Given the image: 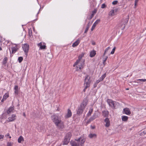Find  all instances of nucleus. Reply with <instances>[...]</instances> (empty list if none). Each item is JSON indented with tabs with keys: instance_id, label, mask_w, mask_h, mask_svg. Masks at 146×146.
I'll use <instances>...</instances> for the list:
<instances>
[{
	"instance_id": "obj_1",
	"label": "nucleus",
	"mask_w": 146,
	"mask_h": 146,
	"mask_svg": "<svg viewBox=\"0 0 146 146\" xmlns=\"http://www.w3.org/2000/svg\"><path fill=\"white\" fill-rule=\"evenodd\" d=\"M61 117L58 114H55L52 116L51 119L57 126L62 127L63 125V122L61 120Z\"/></svg>"
},
{
	"instance_id": "obj_2",
	"label": "nucleus",
	"mask_w": 146,
	"mask_h": 146,
	"mask_svg": "<svg viewBox=\"0 0 146 146\" xmlns=\"http://www.w3.org/2000/svg\"><path fill=\"white\" fill-rule=\"evenodd\" d=\"M84 61V60H77L73 66L74 67H76V71H80L83 68Z\"/></svg>"
},
{
	"instance_id": "obj_3",
	"label": "nucleus",
	"mask_w": 146,
	"mask_h": 146,
	"mask_svg": "<svg viewBox=\"0 0 146 146\" xmlns=\"http://www.w3.org/2000/svg\"><path fill=\"white\" fill-rule=\"evenodd\" d=\"M91 81V78L90 76L86 75L85 76L84 83V92H85L87 88L90 87Z\"/></svg>"
},
{
	"instance_id": "obj_4",
	"label": "nucleus",
	"mask_w": 146,
	"mask_h": 146,
	"mask_svg": "<svg viewBox=\"0 0 146 146\" xmlns=\"http://www.w3.org/2000/svg\"><path fill=\"white\" fill-rule=\"evenodd\" d=\"M88 102L87 100H83L78 108L77 111V114H80L82 113L87 104Z\"/></svg>"
},
{
	"instance_id": "obj_5",
	"label": "nucleus",
	"mask_w": 146,
	"mask_h": 146,
	"mask_svg": "<svg viewBox=\"0 0 146 146\" xmlns=\"http://www.w3.org/2000/svg\"><path fill=\"white\" fill-rule=\"evenodd\" d=\"M107 102L109 106L113 109L116 108L118 104V103L110 99L108 100Z\"/></svg>"
},
{
	"instance_id": "obj_6",
	"label": "nucleus",
	"mask_w": 146,
	"mask_h": 146,
	"mask_svg": "<svg viewBox=\"0 0 146 146\" xmlns=\"http://www.w3.org/2000/svg\"><path fill=\"white\" fill-rule=\"evenodd\" d=\"M75 140L78 143L80 146H84L86 141L85 139L83 136H81L80 137L75 139Z\"/></svg>"
},
{
	"instance_id": "obj_7",
	"label": "nucleus",
	"mask_w": 146,
	"mask_h": 146,
	"mask_svg": "<svg viewBox=\"0 0 146 146\" xmlns=\"http://www.w3.org/2000/svg\"><path fill=\"white\" fill-rule=\"evenodd\" d=\"M107 129L108 133L109 134H113L121 132V129L119 128H107Z\"/></svg>"
},
{
	"instance_id": "obj_8",
	"label": "nucleus",
	"mask_w": 146,
	"mask_h": 146,
	"mask_svg": "<svg viewBox=\"0 0 146 146\" xmlns=\"http://www.w3.org/2000/svg\"><path fill=\"white\" fill-rule=\"evenodd\" d=\"M128 20L127 19L122 20L121 23L120 28L122 29H124L126 25L128 22Z\"/></svg>"
},
{
	"instance_id": "obj_9",
	"label": "nucleus",
	"mask_w": 146,
	"mask_h": 146,
	"mask_svg": "<svg viewBox=\"0 0 146 146\" xmlns=\"http://www.w3.org/2000/svg\"><path fill=\"white\" fill-rule=\"evenodd\" d=\"M16 116L15 114H13L10 115L8 118V121H13L16 119Z\"/></svg>"
},
{
	"instance_id": "obj_10",
	"label": "nucleus",
	"mask_w": 146,
	"mask_h": 146,
	"mask_svg": "<svg viewBox=\"0 0 146 146\" xmlns=\"http://www.w3.org/2000/svg\"><path fill=\"white\" fill-rule=\"evenodd\" d=\"M117 11V9H115L110 11L109 13L110 16H113L115 15L116 14V12Z\"/></svg>"
},
{
	"instance_id": "obj_11",
	"label": "nucleus",
	"mask_w": 146,
	"mask_h": 146,
	"mask_svg": "<svg viewBox=\"0 0 146 146\" xmlns=\"http://www.w3.org/2000/svg\"><path fill=\"white\" fill-rule=\"evenodd\" d=\"M38 46L40 49H45L46 48V44L45 43L41 42L38 44Z\"/></svg>"
},
{
	"instance_id": "obj_12",
	"label": "nucleus",
	"mask_w": 146,
	"mask_h": 146,
	"mask_svg": "<svg viewBox=\"0 0 146 146\" xmlns=\"http://www.w3.org/2000/svg\"><path fill=\"white\" fill-rule=\"evenodd\" d=\"M22 48L23 50L25 52H28L29 49L28 45L27 44H24L23 45Z\"/></svg>"
},
{
	"instance_id": "obj_13",
	"label": "nucleus",
	"mask_w": 146,
	"mask_h": 146,
	"mask_svg": "<svg viewBox=\"0 0 146 146\" xmlns=\"http://www.w3.org/2000/svg\"><path fill=\"white\" fill-rule=\"evenodd\" d=\"M124 113L127 115H129L131 113V112L129 109L128 108H125L123 110Z\"/></svg>"
},
{
	"instance_id": "obj_14",
	"label": "nucleus",
	"mask_w": 146,
	"mask_h": 146,
	"mask_svg": "<svg viewBox=\"0 0 146 146\" xmlns=\"http://www.w3.org/2000/svg\"><path fill=\"white\" fill-rule=\"evenodd\" d=\"M104 122L105 126L106 127H109L110 125V121L109 119L108 118H106L104 120Z\"/></svg>"
},
{
	"instance_id": "obj_15",
	"label": "nucleus",
	"mask_w": 146,
	"mask_h": 146,
	"mask_svg": "<svg viewBox=\"0 0 146 146\" xmlns=\"http://www.w3.org/2000/svg\"><path fill=\"white\" fill-rule=\"evenodd\" d=\"M9 96L8 92L6 93L3 96V98L2 99L1 101L3 102L4 100H5Z\"/></svg>"
},
{
	"instance_id": "obj_16",
	"label": "nucleus",
	"mask_w": 146,
	"mask_h": 146,
	"mask_svg": "<svg viewBox=\"0 0 146 146\" xmlns=\"http://www.w3.org/2000/svg\"><path fill=\"white\" fill-rule=\"evenodd\" d=\"M72 115V113L71 111L69 109H68V110L67 113L66 114L65 117L66 118H69Z\"/></svg>"
},
{
	"instance_id": "obj_17",
	"label": "nucleus",
	"mask_w": 146,
	"mask_h": 146,
	"mask_svg": "<svg viewBox=\"0 0 146 146\" xmlns=\"http://www.w3.org/2000/svg\"><path fill=\"white\" fill-rule=\"evenodd\" d=\"M98 116L97 114V113H95L90 118V121H92L94 119L98 117Z\"/></svg>"
},
{
	"instance_id": "obj_18",
	"label": "nucleus",
	"mask_w": 146,
	"mask_h": 146,
	"mask_svg": "<svg viewBox=\"0 0 146 146\" xmlns=\"http://www.w3.org/2000/svg\"><path fill=\"white\" fill-rule=\"evenodd\" d=\"M80 40L79 39L77 40L73 44L72 46L74 47L76 46L79 44L80 42Z\"/></svg>"
},
{
	"instance_id": "obj_19",
	"label": "nucleus",
	"mask_w": 146,
	"mask_h": 146,
	"mask_svg": "<svg viewBox=\"0 0 146 146\" xmlns=\"http://www.w3.org/2000/svg\"><path fill=\"white\" fill-rule=\"evenodd\" d=\"M14 108L13 107H11L7 111V113L8 114H9L12 113L14 111Z\"/></svg>"
},
{
	"instance_id": "obj_20",
	"label": "nucleus",
	"mask_w": 146,
	"mask_h": 146,
	"mask_svg": "<svg viewBox=\"0 0 146 146\" xmlns=\"http://www.w3.org/2000/svg\"><path fill=\"white\" fill-rule=\"evenodd\" d=\"M70 143L72 146H80L77 143L74 141H71Z\"/></svg>"
},
{
	"instance_id": "obj_21",
	"label": "nucleus",
	"mask_w": 146,
	"mask_h": 146,
	"mask_svg": "<svg viewBox=\"0 0 146 146\" xmlns=\"http://www.w3.org/2000/svg\"><path fill=\"white\" fill-rule=\"evenodd\" d=\"M69 139L65 137L64 141H63V145H67L70 141Z\"/></svg>"
},
{
	"instance_id": "obj_22",
	"label": "nucleus",
	"mask_w": 146,
	"mask_h": 146,
	"mask_svg": "<svg viewBox=\"0 0 146 146\" xmlns=\"http://www.w3.org/2000/svg\"><path fill=\"white\" fill-rule=\"evenodd\" d=\"M88 137L90 138H95L96 137L97 135L96 134L90 133Z\"/></svg>"
},
{
	"instance_id": "obj_23",
	"label": "nucleus",
	"mask_w": 146,
	"mask_h": 146,
	"mask_svg": "<svg viewBox=\"0 0 146 146\" xmlns=\"http://www.w3.org/2000/svg\"><path fill=\"white\" fill-rule=\"evenodd\" d=\"M14 89L15 90V94H17L18 92L19 87L17 86H15Z\"/></svg>"
},
{
	"instance_id": "obj_24",
	"label": "nucleus",
	"mask_w": 146,
	"mask_h": 146,
	"mask_svg": "<svg viewBox=\"0 0 146 146\" xmlns=\"http://www.w3.org/2000/svg\"><path fill=\"white\" fill-rule=\"evenodd\" d=\"M128 117L126 116L123 115L122 116V120L123 121H127L128 119Z\"/></svg>"
},
{
	"instance_id": "obj_25",
	"label": "nucleus",
	"mask_w": 146,
	"mask_h": 146,
	"mask_svg": "<svg viewBox=\"0 0 146 146\" xmlns=\"http://www.w3.org/2000/svg\"><path fill=\"white\" fill-rule=\"evenodd\" d=\"M72 135L71 133L70 132H69L66 134L65 137H66V138H67L68 139H69V140H70V138Z\"/></svg>"
},
{
	"instance_id": "obj_26",
	"label": "nucleus",
	"mask_w": 146,
	"mask_h": 146,
	"mask_svg": "<svg viewBox=\"0 0 146 146\" xmlns=\"http://www.w3.org/2000/svg\"><path fill=\"white\" fill-rule=\"evenodd\" d=\"M93 111V108H91L89 111L88 113H87V115L88 116H90L91 115Z\"/></svg>"
},
{
	"instance_id": "obj_27",
	"label": "nucleus",
	"mask_w": 146,
	"mask_h": 146,
	"mask_svg": "<svg viewBox=\"0 0 146 146\" xmlns=\"http://www.w3.org/2000/svg\"><path fill=\"white\" fill-rule=\"evenodd\" d=\"M96 53L95 51H92L90 52V56L91 57H92L94 56Z\"/></svg>"
},
{
	"instance_id": "obj_28",
	"label": "nucleus",
	"mask_w": 146,
	"mask_h": 146,
	"mask_svg": "<svg viewBox=\"0 0 146 146\" xmlns=\"http://www.w3.org/2000/svg\"><path fill=\"white\" fill-rule=\"evenodd\" d=\"M17 48L16 46L15 47H13L12 48V53H15L17 50Z\"/></svg>"
},
{
	"instance_id": "obj_29",
	"label": "nucleus",
	"mask_w": 146,
	"mask_h": 146,
	"mask_svg": "<svg viewBox=\"0 0 146 146\" xmlns=\"http://www.w3.org/2000/svg\"><path fill=\"white\" fill-rule=\"evenodd\" d=\"M97 10L96 9H95L94 11H92V14L91 15V16L90 18V19H91L92 18V17L94 16V15L95 14L96 12H97Z\"/></svg>"
},
{
	"instance_id": "obj_30",
	"label": "nucleus",
	"mask_w": 146,
	"mask_h": 146,
	"mask_svg": "<svg viewBox=\"0 0 146 146\" xmlns=\"http://www.w3.org/2000/svg\"><path fill=\"white\" fill-rule=\"evenodd\" d=\"M108 58V56H107L104 57L103 60V63L105 65L106 64V60Z\"/></svg>"
},
{
	"instance_id": "obj_31",
	"label": "nucleus",
	"mask_w": 146,
	"mask_h": 146,
	"mask_svg": "<svg viewBox=\"0 0 146 146\" xmlns=\"http://www.w3.org/2000/svg\"><path fill=\"white\" fill-rule=\"evenodd\" d=\"M103 114L104 116L106 117L108 114V112L107 111H104L103 112Z\"/></svg>"
},
{
	"instance_id": "obj_32",
	"label": "nucleus",
	"mask_w": 146,
	"mask_h": 146,
	"mask_svg": "<svg viewBox=\"0 0 146 146\" xmlns=\"http://www.w3.org/2000/svg\"><path fill=\"white\" fill-rule=\"evenodd\" d=\"M24 139L23 137L21 136H20L18 139V142L19 143H20L22 141H23Z\"/></svg>"
},
{
	"instance_id": "obj_33",
	"label": "nucleus",
	"mask_w": 146,
	"mask_h": 146,
	"mask_svg": "<svg viewBox=\"0 0 146 146\" xmlns=\"http://www.w3.org/2000/svg\"><path fill=\"white\" fill-rule=\"evenodd\" d=\"M84 53H82L79 56L78 60H84V59L82 58V57L84 56Z\"/></svg>"
},
{
	"instance_id": "obj_34",
	"label": "nucleus",
	"mask_w": 146,
	"mask_h": 146,
	"mask_svg": "<svg viewBox=\"0 0 146 146\" xmlns=\"http://www.w3.org/2000/svg\"><path fill=\"white\" fill-rule=\"evenodd\" d=\"M106 77V74H104L103 75L99 78V79L101 81H102Z\"/></svg>"
},
{
	"instance_id": "obj_35",
	"label": "nucleus",
	"mask_w": 146,
	"mask_h": 146,
	"mask_svg": "<svg viewBox=\"0 0 146 146\" xmlns=\"http://www.w3.org/2000/svg\"><path fill=\"white\" fill-rule=\"evenodd\" d=\"M7 60V58L6 57H4L3 60V64H5L6 63Z\"/></svg>"
},
{
	"instance_id": "obj_36",
	"label": "nucleus",
	"mask_w": 146,
	"mask_h": 146,
	"mask_svg": "<svg viewBox=\"0 0 146 146\" xmlns=\"http://www.w3.org/2000/svg\"><path fill=\"white\" fill-rule=\"evenodd\" d=\"M110 48V47H107L105 50L104 52V55L106 53H107L108 50Z\"/></svg>"
},
{
	"instance_id": "obj_37",
	"label": "nucleus",
	"mask_w": 146,
	"mask_h": 146,
	"mask_svg": "<svg viewBox=\"0 0 146 146\" xmlns=\"http://www.w3.org/2000/svg\"><path fill=\"white\" fill-rule=\"evenodd\" d=\"M140 81L141 82H145V79H138L137 80V83H140L138 81Z\"/></svg>"
},
{
	"instance_id": "obj_38",
	"label": "nucleus",
	"mask_w": 146,
	"mask_h": 146,
	"mask_svg": "<svg viewBox=\"0 0 146 146\" xmlns=\"http://www.w3.org/2000/svg\"><path fill=\"white\" fill-rule=\"evenodd\" d=\"M18 60L19 63L21 62L23 60V58L22 57H20L18 58Z\"/></svg>"
},
{
	"instance_id": "obj_39",
	"label": "nucleus",
	"mask_w": 146,
	"mask_h": 146,
	"mask_svg": "<svg viewBox=\"0 0 146 146\" xmlns=\"http://www.w3.org/2000/svg\"><path fill=\"white\" fill-rule=\"evenodd\" d=\"M100 19H98L94 23L95 25H97L100 22Z\"/></svg>"
},
{
	"instance_id": "obj_40",
	"label": "nucleus",
	"mask_w": 146,
	"mask_h": 146,
	"mask_svg": "<svg viewBox=\"0 0 146 146\" xmlns=\"http://www.w3.org/2000/svg\"><path fill=\"white\" fill-rule=\"evenodd\" d=\"M96 25L95 24H93L92 26V28L91 29V30L92 31H93L94 29H95V27L96 26Z\"/></svg>"
},
{
	"instance_id": "obj_41",
	"label": "nucleus",
	"mask_w": 146,
	"mask_h": 146,
	"mask_svg": "<svg viewBox=\"0 0 146 146\" xmlns=\"http://www.w3.org/2000/svg\"><path fill=\"white\" fill-rule=\"evenodd\" d=\"M115 47H114V48L112 49V51L111 52V54H113L115 52Z\"/></svg>"
},
{
	"instance_id": "obj_42",
	"label": "nucleus",
	"mask_w": 146,
	"mask_h": 146,
	"mask_svg": "<svg viewBox=\"0 0 146 146\" xmlns=\"http://www.w3.org/2000/svg\"><path fill=\"white\" fill-rule=\"evenodd\" d=\"M118 2L117 1H114L112 2V4L113 5H116L117 4Z\"/></svg>"
},
{
	"instance_id": "obj_43",
	"label": "nucleus",
	"mask_w": 146,
	"mask_h": 146,
	"mask_svg": "<svg viewBox=\"0 0 146 146\" xmlns=\"http://www.w3.org/2000/svg\"><path fill=\"white\" fill-rule=\"evenodd\" d=\"M139 0H135L134 4L135 8L136 7L137 3L138 1Z\"/></svg>"
},
{
	"instance_id": "obj_44",
	"label": "nucleus",
	"mask_w": 146,
	"mask_h": 146,
	"mask_svg": "<svg viewBox=\"0 0 146 146\" xmlns=\"http://www.w3.org/2000/svg\"><path fill=\"white\" fill-rule=\"evenodd\" d=\"M29 36H31L32 35V31L31 30H29Z\"/></svg>"
},
{
	"instance_id": "obj_45",
	"label": "nucleus",
	"mask_w": 146,
	"mask_h": 146,
	"mask_svg": "<svg viewBox=\"0 0 146 146\" xmlns=\"http://www.w3.org/2000/svg\"><path fill=\"white\" fill-rule=\"evenodd\" d=\"M106 7V5L105 4H103L101 5V8L103 9L105 8Z\"/></svg>"
},
{
	"instance_id": "obj_46",
	"label": "nucleus",
	"mask_w": 146,
	"mask_h": 146,
	"mask_svg": "<svg viewBox=\"0 0 146 146\" xmlns=\"http://www.w3.org/2000/svg\"><path fill=\"white\" fill-rule=\"evenodd\" d=\"M12 143L10 142H8L7 146H12Z\"/></svg>"
},
{
	"instance_id": "obj_47",
	"label": "nucleus",
	"mask_w": 146,
	"mask_h": 146,
	"mask_svg": "<svg viewBox=\"0 0 146 146\" xmlns=\"http://www.w3.org/2000/svg\"><path fill=\"white\" fill-rule=\"evenodd\" d=\"M139 139V143H141L143 141V138L141 137H140Z\"/></svg>"
},
{
	"instance_id": "obj_48",
	"label": "nucleus",
	"mask_w": 146,
	"mask_h": 146,
	"mask_svg": "<svg viewBox=\"0 0 146 146\" xmlns=\"http://www.w3.org/2000/svg\"><path fill=\"white\" fill-rule=\"evenodd\" d=\"M101 81L99 79V80H97L96 82L95 83L96 84H98V83H99Z\"/></svg>"
},
{
	"instance_id": "obj_49",
	"label": "nucleus",
	"mask_w": 146,
	"mask_h": 146,
	"mask_svg": "<svg viewBox=\"0 0 146 146\" xmlns=\"http://www.w3.org/2000/svg\"><path fill=\"white\" fill-rule=\"evenodd\" d=\"M4 137V135H0V139L2 138H3Z\"/></svg>"
},
{
	"instance_id": "obj_50",
	"label": "nucleus",
	"mask_w": 146,
	"mask_h": 146,
	"mask_svg": "<svg viewBox=\"0 0 146 146\" xmlns=\"http://www.w3.org/2000/svg\"><path fill=\"white\" fill-rule=\"evenodd\" d=\"M142 133H143L144 134H146V130H144L143 131Z\"/></svg>"
},
{
	"instance_id": "obj_51",
	"label": "nucleus",
	"mask_w": 146,
	"mask_h": 146,
	"mask_svg": "<svg viewBox=\"0 0 146 146\" xmlns=\"http://www.w3.org/2000/svg\"><path fill=\"white\" fill-rule=\"evenodd\" d=\"M97 84H96V83H95V84H94V88L96 87L97 86Z\"/></svg>"
},
{
	"instance_id": "obj_52",
	"label": "nucleus",
	"mask_w": 146,
	"mask_h": 146,
	"mask_svg": "<svg viewBox=\"0 0 146 146\" xmlns=\"http://www.w3.org/2000/svg\"><path fill=\"white\" fill-rule=\"evenodd\" d=\"M23 116H24L25 117H26V114H25V113H23Z\"/></svg>"
},
{
	"instance_id": "obj_53",
	"label": "nucleus",
	"mask_w": 146,
	"mask_h": 146,
	"mask_svg": "<svg viewBox=\"0 0 146 146\" xmlns=\"http://www.w3.org/2000/svg\"><path fill=\"white\" fill-rule=\"evenodd\" d=\"M9 133H7V134L6 135L7 137L9 136Z\"/></svg>"
},
{
	"instance_id": "obj_54",
	"label": "nucleus",
	"mask_w": 146,
	"mask_h": 146,
	"mask_svg": "<svg viewBox=\"0 0 146 146\" xmlns=\"http://www.w3.org/2000/svg\"><path fill=\"white\" fill-rule=\"evenodd\" d=\"M88 30V29H86L85 31V33L87 32Z\"/></svg>"
},
{
	"instance_id": "obj_55",
	"label": "nucleus",
	"mask_w": 146,
	"mask_h": 146,
	"mask_svg": "<svg viewBox=\"0 0 146 146\" xmlns=\"http://www.w3.org/2000/svg\"><path fill=\"white\" fill-rule=\"evenodd\" d=\"M92 44L93 45H94V44H95V43L94 42L92 43Z\"/></svg>"
},
{
	"instance_id": "obj_56",
	"label": "nucleus",
	"mask_w": 146,
	"mask_h": 146,
	"mask_svg": "<svg viewBox=\"0 0 146 146\" xmlns=\"http://www.w3.org/2000/svg\"><path fill=\"white\" fill-rule=\"evenodd\" d=\"M140 135H143V133L142 132L141 133H140Z\"/></svg>"
},
{
	"instance_id": "obj_57",
	"label": "nucleus",
	"mask_w": 146,
	"mask_h": 146,
	"mask_svg": "<svg viewBox=\"0 0 146 146\" xmlns=\"http://www.w3.org/2000/svg\"><path fill=\"white\" fill-rule=\"evenodd\" d=\"M2 50V48L1 47L0 48V50Z\"/></svg>"
},
{
	"instance_id": "obj_58",
	"label": "nucleus",
	"mask_w": 146,
	"mask_h": 146,
	"mask_svg": "<svg viewBox=\"0 0 146 146\" xmlns=\"http://www.w3.org/2000/svg\"><path fill=\"white\" fill-rule=\"evenodd\" d=\"M1 97H0V100H1Z\"/></svg>"
},
{
	"instance_id": "obj_59",
	"label": "nucleus",
	"mask_w": 146,
	"mask_h": 146,
	"mask_svg": "<svg viewBox=\"0 0 146 146\" xmlns=\"http://www.w3.org/2000/svg\"><path fill=\"white\" fill-rule=\"evenodd\" d=\"M9 138H11V136H9Z\"/></svg>"
},
{
	"instance_id": "obj_60",
	"label": "nucleus",
	"mask_w": 146,
	"mask_h": 146,
	"mask_svg": "<svg viewBox=\"0 0 146 146\" xmlns=\"http://www.w3.org/2000/svg\"><path fill=\"white\" fill-rule=\"evenodd\" d=\"M93 105H94V104H92V106H93Z\"/></svg>"
},
{
	"instance_id": "obj_61",
	"label": "nucleus",
	"mask_w": 146,
	"mask_h": 146,
	"mask_svg": "<svg viewBox=\"0 0 146 146\" xmlns=\"http://www.w3.org/2000/svg\"><path fill=\"white\" fill-rule=\"evenodd\" d=\"M145 82L146 81V79H145Z\"/></svg>"
},
{
	"instance_id": "obj_62",
	"label": "nucleus",
	"mask_w": 146,
	"mask_h": 146,
	"mask_svg": "<svg viewBox=\"0 0 146 146\" xmlns=\"http://www.w3.org/2000/svg\"><path fill=\"white\" fill-rule=\"evenodd\" d=\"M128 89H129L128 88H127V89H126V90H128Z\"/></svg>"
}]
</instances>
